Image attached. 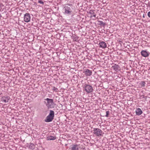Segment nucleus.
<instances>
[{
    "label": "nucleus",
    "mask_w": 150,
    "mask_h": 150,
    "mask_svg": "<svg viewBox=\"0 0 150 150\" xmlns=\"http://www.w3.org/2000/svg\"><path fill=\"white\" fill-rule=\"evenodd\" d=\"M73 6L72 4H69L63 5L64 13L67 15H71L72 12Z\"/></svg>",
    "instance_id": "1"
},
{
    "label": "nucleus",
    "mask_w": 150,
    "mask_h": 150,
    "mask_svg": "<svg viewBox=\"0 0 150 150\" xmlns=\"http://www.w3.org/2000/svg\"><path fill=\"white\" fill-rule=\"evenodd\" d=\"M44 100V103L48 108H52L54 107L55 104L53 99L47 98Z\"/></svg>",
    "instance_id": "2"
},
{
    "label": "nucleus",
    "mask_w": 150,
    "mask_h": 150,
    "mask_svg": "<svg viewBox=\"0 0 150 150\" xmlns=\"http://www.w3.org/2000/svg\"><path fill=\"white\" fill-rule=\"evenodd\" d=\"M54 112L53 111L50 110L49 115L46 117L45 121L46 122H50L52 121L54 117Z\"/></svg>",
    "instance_id": "3"
},
{
    "label": "nucleus",
    "mask_w": 150,
    "mask_h": 150,
    "mask_svg": "<svg viewBox=\"0 0 150 150\" xmlns=\"http://www.w3.org/2000/svg\"><path fill=\"white\" fill-rule=\"evenodd\" d=\"M84 88V90L87 93H90L93 92V89L92 86L89 85L85 84L83 87Z\"/></svg>",
    "instance_id": "4"
},
{
    "label": "nucleus",
    "mask_w": 150,
    "mask_h": 150,
    "mask_svg": "<svg viewBox=\"0 0 150 150\" xmlns=\"http://www.w3.org/2000/svg\"><path fill=\"white\" fill-rule=\"evenodd\" d=\"M93 133L98 137L101 136L102 133V131L98 128H93Z\"/></svg>",
    "instance_id": "5"
},
{
    "label": "nucleus",
    "mask_w": 150,
    "mask_h": 150,
    "mask_svg": "<svg viewBox=\"0 0 150 150\" xmlns=\"http://www.w3.org/2000/svg\"><path fill=\"white\" fill-rule=\"evenodd\" d=\"M80 148L79 145L78 144H72L69 148V150H79Z\"/></svg>",
    "instance_id": "6"
},
{
    "label": "nucleus",
    "mask_w": 150,
    "mask_h": 150,
    "mask_svg": "<svg viewBox=\"0 0 150 150\" xmlns=\"http://www.w3.org/2000/svg\"><path fill=\"white\" fill-rule=\"evenodd\" d=\"M30 16L29 13H26L24 15V20L25 22L28 23L30 21Z\"/></svg>",
    "instance_id": "7"
},
{
    "label": "nucleus",
    "mask_w": 150,
    "mask_h": 150,
    "mask_svg": "<svg viewBox=\"0 0 150 150\" xmlns=\"http://www.w3.org/2000/svg\"><path fill=\"white\" fill-rule=\"evenodd\" d=\"M10 99L11 98L9 96H5L2 97L1 100L5 103H6L8 102Z\"/></svg>",
    "instance_id": "8"
},
{
    "label": "nucleus",
    "mask_w": 150,
    "mask_h": 150,
    "mask_svg": "<svg viewBox=\"0 0 150 150\" xmlns=\"http://www.w3.org/2000/svg\"><path fill=\"white\" fill-rule=\"evenodd\" d=\"M83 72L86 76H90L91 75L92 73V71L88 69H85Z\"/></svg>",
    "instance_id": "9"
},
{
    "label": "nucleus",
    "mask_w": 150,
    "mask_h": 150,
    "mask_svg": "<svg viewBox=\"0 0 150 150\" xmlns=\"http://www.w3.org/2000/svg\"><path fill=\"white\" fill-rule=\"evenodd\" d=\"M98 45L100 47L104 49L107 47V45L106 43L103 41H102L100 42Z\"/></svg>",
    "instance_id": "10"
},
{
    "label": "nucleus",
    "mask_w": 150,
    "mask_h": 150,
    "mask_svg": "<svg viewBox=\"0 0 150 150\" xmlns=\"http://www.w3.org/2000/svg\"><path fill=\"white\" fill-rule=\"evenodd\" d=\"M141 55L144 57H147L149 55L148 52L145 50H142L141 52Z\"/></svg>",
    "instance_id": "11"
},
{
    "label": "nucleus",
    "mask_w": 150,
    "mask_h": 150,
    "mask_svg": "<svg viewBox=\"0 0 150 150\" xmlns=\"http://www.w3.org/2000/svg\"><path fill=\"white\" fill-rule=\"evenodd\" d=\"M142 113V111L140 108H138L136 109V113L137 115H140Z\"/></svg>",
    "instance_id": "12"
},
{
    "label": "nucleus",
    "mask_w": 150,
    "mask_h": 150,
    "mask_svg": "<svg viewBox=\"0 0 150 150\" xmlns=\"http://www.w3.org/2000/svg\"><path fill=\"white\" fill-rule=\"evenodd\" d=\"M71 38L73 41L77 42L78 41V39L79 38L77 36L74 35H72L71 37Z\"/></svg>",
    "instance_id": "13"
},
{
    "label": "nucleus",
    "mask_w": 150,
    "mask_h": 150,
    "mask_svg": "<svg viewBox=\"0 0 150 150\" xmlns=\"http://www.w3.org/2000/svg\"><path fill=\"white\" fill-rule=\"evenodd\" d=\"M119 67V66L117 65H116L115 64L114 65L112 66V69L116 71H117L118 70V68Z\"/></svg>",
    "instance_id": "14"
},
{
    "label": "nucleus",
    "mask_w": 150,
    "mask_h": 150,
    "mask_svg": "<svg viewBox=\"0 0 150 150\" xmlns=\"http://www.w3.org/2000/svg\"><path fill=\"white\" fill-rule=\"evenodd\" d=\"M89 13H90L92 15L91 17L93 16L94 17H96V14L95 13L94 10H90V11H89Z\"/></svg>",
    "instance_id": "15"
},
{
    "label": "nucleus",
    "mask_w": 150,
    "mask_h": 150,
    "mask_svg": "<svg viewBox=\"0 0 150 150\" xmlns=\"http://www.w3.org/2000/svg\"><path fill=\"white\" fill-rule=\"evenodd\" d=\"M35 145L32 143H30L29 145V148L33 150L35 148Z\"/></svg>",
    "instance_id": "16"
},
{
    "label": "nucleus",
    "mask_w": 150,
    "mask_h": 150,
    "mask_svg": "<svg viewBox=\"0 0 150 150\" xmlns=\"http://www.w3.org/2000/svg\"><path fill=\"white\" fill-rule=\"evenodd\" d=\"M47 139L48 140H54L56 139L55 137H54L50 135L49 136L47 137Z\"/></svg>",
    "instance_id": "17"
},
{
    "label": "nucleus",
    "mask_w": 150,
    "mask_h": 150,
    "mask_svg": "<svg viewBox=\"0 0 150 150\" xmlns=\"http://www.w3.org/2000/svg\"><path fill=\"white\" fill-rule=\"evenodd\" d=\"M52 89L53 91H55V92H58V89L54 86H53Z\"/></svg>",
    "instance_id": "18"
},
{
    "label": "nucleus",
    "mask_w": 150,
    "mask_h": 150,
    "mask_svg": "<svg viewBox=\"0 0 150 150\" xmlns=\"http://www.w3.org/2000/svg\"><path fill=\"white\" fill-rule=\"evenodd\" d=\"M98 22H99V25H100L104 26L105 25V23H104V22H103L102 21H98Z\"/></svg>",
    "instance_id": "19"
},
{
    "label": "nucleus",
    "mask_w": 150,
    "mask_h": 150,
    "mask_svg": "<svg viewBox=\"0 0 150 150\" xmlns=\"http://www.w3.org/2000/svg\"><path fill=\"white\" fill-rule=\"evenodd\" d=\"M110 114V112L109 111H106V115L105 116L107 117H108V115Z\"/></svg>",
    "instance_id": "20"
},
{
    "label": "nucleus",
    "mask_w": 150,
    "mask_h": 150,
    "mask_svg": "<svg viewBox=\"0 0 150 150\" xmlns=\"http://www.w3.org/2000/svg\"><path fill=\"white\" fill-rule=\"evenodd\" d=\"M38 3L42 5H43L44 4V2L40 0L38 1Z\"/></svg>",
    "instance_id": "21"
},
{
    "label": "nucleus",
    "mask_w": 150,
    "mask_h": 150,
    "mask_svg": "<svg viewBox=\"0 0 150 150\" xmlns=\"http://www.w3.org/2000/svg\"><path fill=\"white\" fill-rule=\"evenodd\" d=\"M147 15L150 18V11L148 12L147 14Z\"/></svg>",
    "instance_id": "22"
},
{
    "label": "nucleus",
    "mask_w": 150,
    "mask_h": 150,
    "mask_svg": "<svg viewBox=\"0 0 150 150\" xmlns=\"http://www.w3.org/2000/svg\"><path fill=\"white\" fill-rule=\"evenodd\" d=\"M143 98H144L146 97H146H144V95H143Z\"/></svg>",
    "instance_id": "23"
}]
</instances>
